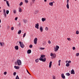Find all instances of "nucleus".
Here are the masks:
<instances>
[{"instance_id":"obj_25","label":"nucleus","mask_w":79,"mask_h":79,"mask_svg":"<svg viewBox=\"0 0 79 79\" xmlns=\"http://www.w3.org/2000/svg\"><path fill=\"white\" fill-rule=\"evenodd\" d=\"M35 61L36 63H38V62H39V59H36L35 60Z\"/></svg>"},{"instance_id":"obj_13","label":"nucleus","mask_w":79,"mask_h":79,"mask_svg":"<svg viewBox=\"0 0 79 79\" xmlns=\"http://www.w3.org/2000/svg\"><path fill=\"white\" fill-rule=\"evenodd\" d=\"M0 44L1 45V47H3V45H4V43L2 42H0Z\"/></svg>"},{"instance_id":"obj_49","label":"nucleus","mask_w":79,"mask_h":79,"mask_svg":"<svg viewBox=\"0 0 79 79\" xmlns=\"http://www.w3.org/2000/svg\"><path fill=\"white\" fill-rule=\"evenodd\" d=\"M53 79H55V76L53 77Z\"/></svg>"},{"instance_id":"obj_41","label":"nucleus","mask_w":79,"mask_h":79,"mask_svg":"<svg viewBox=\"0 0 79 79\" xmlns=\"http://www.w3.org/2000/svg\"><path fill=\"white\" fill-rule=\"evenodd\" d=\"M40 49L41 50H44V49H45V48H40Z\"/></svg>"},{"instance_id":"obj_39","label":"nucleus","mask_w":79,"mask_h":79,"mask_svg":"<svg viewBox=\"0 0 79 79\" xmlns=\"http://www.w3.org/2000/svg\"><path fill=\"white\" fill-rule=\"evenodd\" d=\"M48 27H46L45 28V30L46 31H48Z\"/></svg>"},{"instance_id":"obj_27","label":"nucleus","mask_w":79,"mask_h":79,"mask_svg":"<svg viewBox=\"0 0 79 79\" xmlns=\"http://www.w3.org/2000/svg\"><path fill=\"white\" fill-rule=\"evenodd\" d=\"M15 79H19V78L18 75L16 76V77L15 78Z\"/></svg>"},{"instance_id":"obj_32","label":"nucleus","mask_w":79,"mask_h":79,"mask_svg":"<svg viewBox=\"0 0 79 79\" xmlns=\"http://www.w3.org/2000/svg\"><path fill=\"white\" fill-rule=\"evenodd\" d=\"M14 30V27H12L11 28V31H13Z\"/></svg>"},{"instance_id":"obj_15","label":"nucleus","mask_w":79,"mask_h":79,"mask_svg":"<svg viewBox=\"0 0 79 79\" xmlns=\"http://www.w3.org/2000/svg\"><path fill=\"white\" fill-rule=\"evenodd\" d=\"M40 32H42V31H43V27H40Z\"/></svg>"},{"instance_id":"obj_35","label":"nucleus","mask_w":79,"mask_h":79,"mask_svg":"<svg viewBox=\"0 0 79 79\" xmlns=\"http://www.w3.org/2000/svg\"><path fill=\"white\" fill-rule=\"evenodd\" d=\"M26 33H25L23 35V37H25V36H26Z\"/></svg>"},{"instance_id":"obj_48","label":"nucleus","mask_w":79,"mask_h":79,"mask_svg":"<svg viewBox=\"0 0 79 79\" xmlns=\"http://www.w3.org/2000/svg\"><path fill=\"white\" fill-rule=\"evenodd\" d=\"M7 6H10V4H9V3H8V4H7Z\"/></svg>"},{"instance_id":"obj_31","label":"nucleus","mask_w":79,"mask_h":79,"mask_svg":"<svg viewBox=\"0 0 79 79\" xmlns=\"http://www.w3.org/2000/svg\"><path fill=\"white\" fill-rule=\"evenodd\" d=\"M76 34H79V31H77L76 32Z\"/></svg>"},{"instance_id":"obj_37","label":"nucleus","mask_w":79,"mask_h":79,"mask_svg":"<svg viewBox=\"0 0 79 79\" xmlns=\"http://www.w3.org/2000/svg\"><path fill=\"white\" fill-rule=\"evenodd\" d=\"M7 73L6 72H5L4 73V75H6V74Z\"/></svg>"},{"instance_id":"obj_55","label":"nucleus","mask_w":79,"mask_h":79,"mask_svg":"<svg viewBox=\"0 0 79 79\" xmlns=\"http://www.w3.org/2000/svg\"><path fill=\"white\" fill-rule=\"evenodd\" d=\"M44 2H45L47 1V0H44Z\"/></svg>"},{"instance_id":"obj_7","label":"nucleus","mask_w":79,"mask_h":79,"mask_svg":"<svg viewBox=\"0 0 79 79\" xmlns=\"http://www.w3.org/2000/svg\"><path fill=\"white\" fill-rule=\"evenodd\" d=\"M50 56H53V57L54 58L55 56V54H53V53H51Z\"/></svg>"},{"instance_id":"obj_36","label":"nucleus","mask_w":79,"mask_h":79,"mask_svg":"<svg viewBox=\"0 0 79 79\" xmlns=\"http://www.w3.org/2000/svg\"><path fill=\"white\" fill-rule=\"evenodd\" d=\"M16 74V72H15L14 73H13L14 76H15Z\"/></svg>"},{"instance_id":"obj_50","label":"nucleus","mask_w":79,"mask_h":79,"mask_svg":"<svg viewBox=\"0 0 79 79\" xmlns=\"http://www.w3.org/2000/svg\"><path fill=\"white\" fill-rule=\"evenodd\" d=\"M6 4H8V3H9L8 1H6Z\"/></svg>"},{"instance_id":"obj_51","label":"nucleus","mask_w":79,"mask_h":79,"mask_svg":"<svg viewBox=\"0 0 79 79\" xmlns=\"http://www.w3.org/2000/svg\"><path fill=\"white\" fill-rule=\"evenodd\" d=\"M32 2H34L35 1V0H32Z\"/></svg>"},{"instance_id":"obj_16","label":"nucleus","mask_w":79,"mask_h":79,"mask_svg":"<svg viewBox=\"0 0 79 79\" xmlns=\"http://www.w3.org/2000/svg\"><path fill=\"white\" fill-rule=\"evenodd\" d=\"M49 5L50 6H53V2H50L49 4Z\"/></svg>"},{"instance_id":"obj_5","label":"nucleus","mask_w":79,"mask_h":79,"mask_svg":"<svg viewBox=\"0 0 79 79\" xmlns=\"http://www.w3.org/2000/svg\"><path fill=\"white\" fill-rule=\"evenodd\" d=\"M37 38H35L34 40V44H37Z\"/></svg>"},{"instance_id":"obj_60","label":"nucleus","mask_w":79,"mask_h":79,"mask_svg":"<svg viewBox=\"0 0 79 79\" xmlns=\"http://www.w3.org/2000/svg\"><path fill=\"white\" fill-rule=\"evenodd\" d=\"M77 0H75V1H76Z\"/></svg>"},{"instance_id":"obj_22","label":"nucleus","mask_w":79,"mask_h":79,"mask_svg":"<svg viewBox=\"0 0 79 79\" xmlns=\"http://www.w3.org/2000/svg\"><path fill=\"white\" fill-rule=\"evenodd\" d=\"M21 33V30H20L18 32V34H20V33Z\"/></svg>"},{"instance_id":"obj_40","label":"nucleus","mask_w":79,"mask_h":79,"mask_svg":"<svg viewBox=\"0 0 79 79\" xmlns=\"http://www.w3.org/2000/svg\"><path fill=\"white\" fill-rule=\"evenodd\" d=\"M48 43L49 44H51V41H50V40H48Z\"/></svg>"},{"instance_id":"obj_53","label":"nucleus","mask_w":79,"mask_h":79,"mask_svg":"<svg viewBox=\"0 0 79 79\" xmlns=\"http://www.w3.org/2000/svg\"><path fill=\"white\" fill-rule=\"evenodd\" d=\"M58 65L59 66H60V63H59Z\"/></svg>"},{"instance_id":"obj_38","label":"nucleus","mask_w":79,"mask_h":79,"mask_svg":"<svg viewBox=\"0 0 79 79\" xmlns=\"http://www.w3.org/2000/svg\"><path fill=\"white\" fill-rule=\"evenodd\" d=\"M25 3H28V1L27 0H25Z\"/></svg>"},{"instance_id":"obj_46","label":"nucleus","mask_w":79,"mask_h":79,"mask_svg":"<svg viewBox=\"0 0 79 79\" xmlns=\"http://www.w3.org/2000/svg\"><path fill=\"white\" fill-rule=\"evenodd\" d=\"M73 50H75V49H76V48H75V47H73Z\"/></svg>"},{"instance_id":"obj_47","label":"nucleus","mask_w":79,"mask_h":79,"mask_svg":"<svg viewBox=\"0 0 79 79\" xmlns=\"http://www.w3.org/2000/svg\"><path fill=\"white\" fill-rule=\"evenodd\" d=\"M61 63V60H59L58 61V63Z\"/></svg>"},{"instance_id":"obj_21","label":"nucleus","mask_w":79,"mask_h":79,"mask_svg":"<svg viewBox=\"0 0 79 79\" xmlns=\"http://www.w3.org/2000/svg\"><path fill=\"white\" fill-rule=\"evenodd\" d=\"M66 75L68 76H70V74H69V73H66Z\"/></svg>"},{"instance_id":"obj_19","label":"nucleus","mask_w":79,"mask_h":79,"mask_svg":"<svg viewBox=\"0 0 79 79\" xmlns=\"http://www.w3.org/2000/svg\"><path fill=\"white\" fill-rule=\"evenodd\" d=\"M14 68L15 69H19V67H18V66H15Z\"/></svg>"},{"instance_id":"obj_44","label":"nucleus","mask_w":79,"mask_h":79,"mask_svg":"<svg viewBox=\"0 0 79 79\" xmlns=\"http://www.w3.org/2000/svg\"><path fill=\"white\" fill-rule=\"evenodd\" d=\"M18 19V17H16L15 18V21H17V20Z\"/></svg>"},{"instance_id":"obj_54","label":"nucleus","mask_w":79,"mask_h":79,"mask_svg":"<svg viewBox=\"0 0 79 79\" xmlns=\"http://www.w3.org/2000/svg\"><path fill=\"white\" fill-rule=\"evenodd\" d=\"M7 0H4V2H6Z\"/></svg>"},{"instance_id":"obj_61","label":"nucleus","mask_w":79,"mask_h":79,"mask_svg":"<svg viewBox=\"0 0 79 79\" xmlns=\"http://www.w3.org/2000/svg\"><path fill=\"white\" fill-rule=\"evenodd\" d=\"M1 27V25H0V27Z\"/></svg>"},{"instance_id":"obj_10","label":"nucleus","mask_w":79,"mask_h":79,"mask_svg":"<svg viewBox=\"0 0 79 79\" xmlns=\"http://www.w3.org/2000/svg\"><path fill=\"white\" fill-rule=\"evenodd\" d=\"M61 77L63 79H65V76L64 75V74H61Z\"/></svg>"},{"instance_id":"obj_58","label":"nucleus","mask_w":79,"mask_h":79,"mask_svg":"<svg viewBox=\"0 0 79 79\" xmlns=\"http://www.w3.org/2000/svg\"><path fill=\"white\" fill-rule=\"evenodd\" d=\"M0 9H1V7H0Z\"/></svg>"},{"instance_id":"obj_29","label":"nucleus","mask_w":79,"mask_h":79,"mask_svg":"<svg viewBox=\"0 0 79 79\" xmlns=\"http://www.w3.org/2000/svg\"><path fill=\"white\" fill-rule=\"evenodd\" d=\"M33 47L32 45L30 44L29 46V48H32Z\"/></svg>"},{"instance_id":"obj_20","label":"nucleus","mask_w":79,"mask_h":79,"mask_svg":"<svg viewBox=\"0 0 79 79\" xmlns=\"http://www.w3.org/2000/svg\"><path fill=\"white\" fill-rule=\"evenodd\" d=\"M3 13L4 16L6 18V12H4Z\"/></svg>"},{"instance_id":"obj_45","label":"nucleus","mask_w":79,"mask_h":79,"mask_svg":"<svg viewBox=\"0 0 79 79\" xmlns=\"http://www.w3.org/2000/svg\"><path fill=\"white\" fill-rule=\"evenodd\" d=\"M71 63V60L69 61H68V63Z\"/></svg>"},{"instance_id":"obj_42","label":"nucleus","mask_w":79,"mask_h":79,"mask_svg":"<svg viewBox=\"0 0 79 79\" xmlns=\"http://www.w3.org/2000/svg\"><path fill=\"white\" fill-rule=\"evenodd\" d=\"M26 70L27 73L29 74H30V75H31V74L29 73V72L28 71V70H27V69H26Z\"/></svg>"},{"instance_id":"obj_9","label":"nucleus","mask_w":79,"mask_h":79,"mask_svg":"<svg viewBox=\"0 0 79 79\" xmlns=\"http://www.w3.org/2000/svg\"><path fill=\"white\" fill-rule=\"evenodd\" d=\"M27 53L29 54L31 53V49H29L27 51Z\"/></svg>"},{"instance_id":"obj_57","label":"nucleus","mask_w":79,"mask_h":79,"mask_svg":"<svg viewBox=\"0 0 79 79\" xmlns=\"http://www.w3.org/2000/svg\"><path fill=\"white\" fill-rule=\"evenodd\" d=\"M53 2V3H55V2Z\"/></svg>"},{"instance_id":"obj_4","label":"nucleus","mask_w":79,"mask_h":79,"mask_svg":"<svg viewBox=\"0 0 79 79\" xmlns=\"http://www.w3.org/2000/svg\"><path fill=\"white\" fill-rule=\"evenodd\" d=\"M60 48V47L58 46H56V47L54 49V51L55 52H56V51H58V49Z\"/></svg>"},{"instance_id":"obj_8","label":"nucleus","mask_w":79,"mask_h":79,"mask_svg":"<svg viewBox=\"0 0 79 79\" xmlns=\"http://www.w3.org/2000/svg\"><path fill=\"white\" fill-rule=\"evenodd\" d=\"M35 27L37 29H39V23H37L35 24Z\"/></svg>"},{"instance_id":"obj_33","label":"nucleus","mask_w":79,"mask_h":79,"mask_svg":"<svg viewBox=\"0 0 79 79\" xmlns=\"http://www.w3.org/2000/svg\"><path fill=\"white\" fill-rule=\"evenodd\" d=\"M3 13H6V10L5 9H3Z\"/></svg>"},{"instance_id":"obj_52","label":"nucleus","mask_w":79,"mask_h":79,"mask_svg":"<svg viewBox=\"0 0 79 79\" xmlns=\"http://www.w3.org/2000/svg\"><path fill=\"white\" fill-rule=\"evenodd\" d=\"M68 60H66V63H68Z\"/></svg>"},{"instance_id":"obj_3","label":"nucleus","mask_w":79,"mask_h":79,"mask_svg":"<svg viewBox=\"0 0 79 79\" xmlns=\"http://www.w3.org/2000/svg\"><path fill=\"white\" fill-rule=\"evenodd\" d=\"M19 44H20V45L21 47V48H24V45L23 44V43L21 42V41L19 42Z\"/></svg>"},{"instance_id":"obj_24","label":"nucleus","mask_w":79,"mask_h":79,"mask_svg":"<svg viewBox=\"0 0 79 79\" xmlns=\"http://www.w3.org/2000/svg\"><path fill=\"white\" fill-rule=\"evenodd\" d=\"M67 8L68 9H69V4H67L66 5Z\"/></svg>"},{"instance_id":"obj_11","label":"nucleus","mask_w":79,"mask_h":79,"mask_svg":"<svg viewBox=\"0 0 79 79\" xmlns=\"http://www.w3.org/2000/svg\"><path fill=\"white\" fill-rule=\"evenodd\" d=\"M52 62L51 61L49 63V68H51V67H52Z\"/></svg>"},{"instance_id":"obj_59","label":"nucleus","mask_w":79,"mask_h":79,"mask_svg":"<svg viewBox=\"0 0 79 79\" xmlns=\"http://www.w3.org/2000/svg\"><path fill=\"white\" fill-rule=\"evenodd\" d=\"M2 11V10H1L0 11V12H1Z\"/></svg>"},{"instance_id":"obj_23","label":"nucleus","mask_w":79,"mask_h":79,"mask_svg":"<svg viewBox=\"0 0 79 79\" xmlns=\"http://www.w3.org/2000/svg\"><path fill=\"white\" fill-rule=\"evenodd\" d=\"M23 21L25 23H26L27 22V20H25V19H23Z\"/></svg>"},{"instance_id":"obj_6","label":"nucleus","mask_w":79,"mask_h":79,"mask_svg":"<svg viewBox=\"0 0 79 79\" xmlns=\"http://www.w3.org/2000/svg\"><path fill=\"white\" fill-rule=\"evenodd\" d=\"M71 74H75V72H74V69H72V70L71 71Z\"/></svg>"},{"instance_id":"obj_12","label":"nucleus","mask_w":79,"mask_h":79,"mask_svg":"<svg viewBox=\"0 0 79 79\" xmlns=\"http://www.w3.org/2000/svg\"><path fill=\"white\" fill-rule=\"evenodd\" d=\"M19 12H20V13H21V12H22V9L20 7H19Z\"/></svg>"},{"instance_id":"obj_34","label":"nucleus","mask_w":79,"mask_h":79,"mask_svg":"<svg viewBox=\"0 0 79 79\" xmlns=\"http://www.w3.org/2000/svg\"><path fill=\"white\" fill-rule=\"evenodd\" d=\"M67 40L69 41H71V40L70 38H67Z\"/></svg>"},{"instance_id":"obj_30","label":"nucleus","mask_w":79,"mask_h":79,"mask_svg":"<svg viewBox=\"0 0 79 79\" xmlns=\"http://www.w3.org/2000/svg\"><path fill=\"white\" fill-rule=\"evenodd\" d=\"M13 13H14L15 14L16 13V10H13Z\"/></svg>"},{"instance_id":"obj_26","label":"nucleus","mask_w":79,"mask_h":79,"mask_svg":"<svg viewBox=\"0 0 79 79\" xmlns=\"http://www.w3.org/2000/svg\"><path fill=\"white\" fill-rule=\"evenodd\" d=\"M6 13L7 15H8V13H9V10H6Z\"/></svg>"},{"instance_id":"obj_2","label":"nucleus","mask_w":79,"mask_h":79,"mask_svg":"<svg viewBox=\"0 0 79 79\" xmlns=\"http://www.w3.org/2000/svg\"><path fill=\"white\" fill-rule=\"evenodd\" d=\"M21 61L20 60H17V62H15V64H18V66H20L21 65Z\"/></svg>"},{"instance_id":"obj_18","label":"nucleus","mask_w":79,"mask_h":79,"mask_svg":"<svg viewBox=\"0 0 79 79\" xmlns=\"http://www.w3.org/2000/svg\"><path fill=\"white\" fill-rule=\"evenodd\" d=\"M66 66H67V67H69V66H70V64H69V63H67L66 64Z\"/></svg>"},{"instance_id":"obj_14","label":"nucleus","mask_w":79,"mask_h":79,"mask_svg":"<svg viewBox=\"0 0 79 79\" xmlns=\"http://www.w3.org/2000/svg\"><path fill=\"white\" fill-rule=\"evenodd\" d=\"M15 48L16 50H18L19 49V47L18 46H15Z\"/></svg>"},{"instance_id":"obj_56","label":"nucleus","mask_w":79,"mask_h":79,"mask_svg":"<svg viewBox=\"0 0 79 79\" xmlns=\"http://www.w3.org/2000/svg\"><path fill=\"white\" fill-rule=\"evenodd\" d=\"M1 23V19H0V23Z\"/></svg>"},{"instance_id":"obj_28","label":"nucleus","mask_w":79,"mask_h":79,"mask_svg":"<svg viewBox=\"0 0 79 79\" xmlns=\"http://www.w3.org/2000/svg\"><path fill=\"white\" fill-rule=\"evenodd\" d=\"M23 2H21V3H20L19 5L20 6H21V5H23Z\"/></svg>"},{"instance_id":"obj_43","label":"nucleus","mask_w":79,"mask_h":79,"mask_svg":"<svg viewBox=\"0 0 79 79\" xmlns=\"http://www.w3.org/2000/svg\"><path fill=\"white\" fill-rule=\"evenodd\" d=\"M67 4H69V0H67Z\"/></svg>"},{"instance_id":"obj_1","label":"nucleus","mask_w":79,"mask_h":79,"mask_svg":"<svg viewBox=\"0 0 79 79\" xmlns=\"http://www.w3.org/2000/svg\"><path fill=\"white\" fill-rule=\"evenodd\" d=\"M45 57V55H41L40 57L39 58V60L40 61H42L44 62V61H46V58H44V57Z\"/></svg>"},{"instance_id":"obj_17","label":"nucleus","mask_w":79,"mask_h":79,"mask_svg":"<svg viewBox=\"0 0 79 79\" xmlns=\"http://www.w3.org/2000/svg\"><path fill=\"white\" fill-rule=\"evenodd\" d=\"M46 18H42V21H43V22H44V21H46Z\"/></svg>"}]
</instances>
